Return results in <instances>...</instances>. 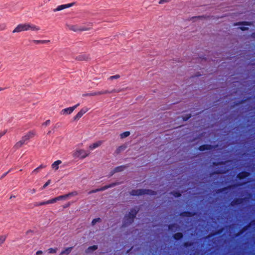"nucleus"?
<instances>
[{
    "instance_id": "nucleus-5",
    "label": "nucleus",
    "mask_w": 255,
    "mask_h": 255,
    "mask_svg": "<svg viewBox=\"0 0 255 255\" xmlns=\"http://www.w3.org/2000/svg\"><path fill=\"white\" fill-rule=\"evenodd\" d=\"M120 92V90H117L116 89H113L111 91L102 90V91H98V92H91L89 93L84 94L83 95V97L95 96H99V95H104V94H111V93H118Z\"/></svg>"
},
{
    "instance_id": "nucleus-49",
    "label": "nucleus",
    "mask_w": 255,
    "mask_h": 255,
    "mask_svg": "<svg viewBox=\"0 0 255 255\" xmlns=\"http://www.w3.org/2000/svg\"><path fill=\"white\" fill-rule=\"evenodd\" d=\"M42 253V252L41 251H38L36 252V255H39Z\"/></svg>"
},
{
    "instance_id": "nucleus-28",
    "label": "nucleus",
    "mask_w": 255,
    "mask_h": 255,
    "mask_svg": "<svg viewBox=\"0 0 255 255\" xmlns=\"http://www.w3.org/2000/svg\"><path fill=\"white\" fill-rule=\"evenodd\" d=\"M77 60L82 61L87 59V57L84 55H80L75 58Z\"/></svg>"
},
{
    "instance_id": "nucleus-39",
    "label": "nucleus",
    "mask_w": 255,
    "mask_h": 255,
    "mask_svg": "<svg viewBox=\"0 0 255 255\" xmlns=\"http://www.w3.org/2000/svg\"><path fill=\"white\" fill-rule=\"evenodd\" d=\"M77 194V193L76 192H72L71 193H69L68 194H65L66 195H68V197L70 196H75Z\"/></svg>"
},
{
    "instance_id": "nucleus-41",
    "label": "nucleus",
    "mask_w": 255,
    "mask_h": 255,
    "mask_svg": "<svg viewBox=\"0 0 255 255\" xmlns=\"http://www.w3.org/2000/svg\"><path fill=\"white\" fill-rule=\"evenodd\" d=\"M39 171V169L38 168V167H37L36 168H35V169H34L32 172V174H36Z\"/></svg>"
},
{
    "instance_id": "nucleus-6",
    "label": "nucleus",
    "mask_w": 255,
    "mask_h": 255,
    "mask_svg": "<svg viewBox=\"0 0 255 255\" xmlns=\"http://www.w3.org/2000/svg\"><path fill=\"white\" fill-rule=\"evenodd\" d=\"M65 27L67 29L74 32L87 31L91 29L90 27H83L78 25H71L69 24H66Z\"/></svg>"
},
{
    "instance_id": "nucleus-11",
    "label": "nucleus",
    "mask_w": 255,
    "mask_h": 255,
    "mask_svg": "<svg viewBox=\"0 0 255 255\" xmlns=\"http://www.w3.org/2000/svg\"><path fill=\"white\" fill-rule=\"evenodd\" d=\"M75 4V2H72L70 3L65 4H62L58 5L56 8L53 9V11L54 12H56L58 11L62 10L64 9L69 8L73 5H74Z\"/></svg>"
},
{
    "instance_id": "nucleus-30",
    "label": "nucleus",
    "mask_w": 255,
    "mask_h": 255,
    "mask_svg": "<svg viewBox=\"0 0 255 255\" xmlns=\"http://www.w3.org/2000/svg\"><path fill=\"white\" fill-rule=\"evenodd\" d=\"M171 194L175 197H180L181 196V193L178 191H173L171 192Z\"/></svg>"
},
{
    "instance_id": "nucleus-32",
    "label": "nucleus",
    "mask_w": 255,
    "mask_h": 255,
    "mask_svg": "<svg viewBox=\"0 0 255 255\" xmlns=\"http://www.w3.org/2000/svg\"><path fill=\"white\" fill-rule=\"evenodd\" d=\"M178 226L175 224H171L168 226V229L173 231L174 228H177Z\"/></svg>"
},
{
    "instance_id": "nucleus-45",
    "label": "nucleus",
    "mask_w": 255,
    "mask_h": 255,
    "mask_svg": "<svg viewBox=\"0 0 255 255\" xmlns=\"http://www.w3.org/2000/svg\"><path fill=\"white\" fill-rule=\"evenodd\" d=\"M9 172V171H8L7 172H5L4 173H3V174H2V175L1 176L0 179H2V178H3V177H5V176L8 174V173Z\"/></svg>"
},
{
    "instance_id": "nucleus-8",
    "label": "nucleus",
    "mask_w": 255,
    "mask_h": 255,
    "mask_svg": "<svg viewBox=\"0 0 255 255\" xmlns=\"http://www.w3.org/2000/svg\"><path fill=\"white\" fill-rule=\"evenodd\" d=\"M119 183L118 182H115V183H112L111 184H110L109 185H106L100 188H98V189H96L95 190H93L89 192V193L91 194V193H96V192H99V191H104L108 188H112V187H115V186L117 185H119Z\"/></svg>"
},
{
    "instance_id": "nucleus-4",
    "label": "nucleus",
    "mask_w": 255,
    "mask_h": 255,
    "mask_svg": "<svg viewBox=\"0 0 255 255\" xmlns=\"http://www.w3.org/2000/svg\"><path fill=\"white\" fill-rule=\"evenodd\" d=\"M132 196H140L142 195H155L157 194L156 191L150 189H141L137 190H132L130 192Z\"/></svg>"
},
{
    "instance_id": "nucleus-16",
    "label": "nucleus",
    "mask_w": 255,
    "mask_h": 255,
    "mask_svg": "<svg viewBox=\"0 0 255 255\" xmlns=\"http://www.w3.org/2000/svg\"><path fill=\"white\" fill-rule=\"evenodd\" d=\"M68 197V195H61L59 196H58L57 197L52 198L50 200L51 204L54 203L55 202H57V201L61 200H65Z\"/></svg>"
},
{
    "instance_id": "nucleus-40",
    "label": "nucleus",
    "mask_w": 255,
    "mask_h": 255,
    "mask_svg": "<svg viewBox=\"0 0 255 255\" xmlns=\"http://www.w3.org/2000/svg\"><path fill=\"white\" fill-rule=\"evenodd\" d=\"M50 124V120H48L46 121L44 123H43L42 125L47 126L49 125Z\"/></svg>"
},
{
    "instance_id": "nucleus-47",
    "label": "nucleus",
    "mask_w": 255,
    "mask_h": 255,
    "mask_svg": "<svg viewBox=\"0 0 255 255\" xmlns=\"http://www.w3.org/2000/svg\"><path fill=\"white\" fill-rule=\"evenodd\" d=\"M242 24H244V25H250V23L249 22H242Z\"/></svg>"
},
{
    "instance_id": "nucleus-2",
    "label": "nucleus",
    "mask_w": 255,
    "mask_h": 255,
    "mask_svg": "<svg viewBox=\"0 0 255 255\" xmlns=\"http://www.w3.org/2000/svg\"><path fill=\"white\" fill-rule=\"evenodd\" d=\"M138 212V209L136 210L134 208L131 209L128 214L125 215L124 217L123 226L126 227L132 224Z\"/></svg>"
},
{
    "instance_id": "nucleus-10",
    "label": "nucleus",
    "mask_w": 255,
    "mask_h": 255,
    "mask_svg": "<svg viewBox=\"0 0 255 255\" xmlns=\"http://www.w3.org/2000/svg\"><path fill=\"white\" fill-rule=\"evenodd\" d=\"M89 110V109L87 107H84L82 108L77 114L75 115L73 118V121H78L79 120L82 116L85 114Z\"/></svg>"
},
{
    "instance_id": "nucleus-25",
    "label": "nucleus",
    "mask_w": 255,
    "mask_h": 255,
    "mask_svg": "<svg viewBox=\"0 0 255 255\" xmlns=\"http://www.w3.org/2000/svg\"><path fill=\"white\" fill-rule=\"evenodd\" d=\"M33 42H34L35 44H45L47 42H48L49 40H33L32 41Z\"/></svg>"
},
{
    "instance_id": "nucleus-12",
    "label": "nucleus",
    "mask_w": 255,
    "mask_h": 255,
    "mask_svg": "<svg viewBox=\"0 0 255 255\" xmlns=\"http://www.w3.org/2000/svg\"><path fill=\"white\" fill-rule=\"evenodd\" d=\"M246 198H235L230 203L231 206H235L236 205H240L242 204L246 200Z\"/></svg>"
},
{
    "instance_id": "nucleus-36",
    "label": "nucleus",
    "mask_w": 255,
    "mask_h": 255,
    "mask_svg": "<svg viewBox=\"0 0 255 255\" xmlns=\"http://www.w3.org/2000/svg\"><path fill=\"white\" fill-rule=\"evenodd\" d=\"M51 182V180H48L44 185L43 186H42V187L41 188L42 189H45L48 185H49V184Z\"/></svg>"
},
{
    "instance_id": "nucleus-34",
    "label": "nucleus",
    "mask_w": 255,
    "mask_h": 255,
    "mask_svg": "<svg viewBox=\"0 0 255 255\" xmlns=\"http://www.w3.org/2000/svg\"><path fill=\"white\" fill-rule=\"evenodd\" d=\"M57 248L53 249V248H50L48 249V253L49 254H54L56 253L57 252Z\"/></svg>"
},
{
    "instance_id": "nucleus-35",
    "label": "nucleus",
    "mask_w": 255,
    "mask_h": 255,
    "mask_svg": "<svg viewBox=\"0 0 255 255\" xmlns=\"http://www.w3.org/2000/svg\"><path fill=\"white\" fill-rule=\"evenodd\" d=\"M209 17H210L209 16H204V15H201V16L192 17V19H194V18L202 19L203 18H209Z\"/></svg>"
},
{
    "instance_id": "nucleus-50",
    "label": "nucleus",
    "mask_w": 255,
    "mask_h": 255,
    "mask_svg": "<svg viewBox=\"0 0 255 255\" xmlns=\"http://www.w3.org/2000/svg\"><path fill=\"white\" fill-rule=\"evenodd\" d=\"M32 232H33L32 231H31V230H29L26 232V234H28L29 233H32Z\"/></svg>"
},
{
    "instance_id": "nucleus-54",
    "label": "nucleus",
    "mask_w": 255,
    "mask_h": 255,
    "mask_svg": "<svg viewBox=\"0 0 255 255\" xmlns=\"http://www.w3.org/2000/svg\"><path fill=\"white\" fill-rule=\"evenodd\" d=\"M50 132H51V131H49L48 132V134H49Z\"/></svg>"
},
{
    "instance_id": "nucleus-55",
    "label": "nucleus",
    "mask_w": 255,
    "mask_h": 255,
    "mask_svg": "<svg viewBox=\"0 0 255 255\" xmlns=\"http://www.w3.org/2000/svg\"><path fill=\"white\" fill-rule=\"evenodd\" d=\"M255 34V33H254Z\"/></svg>"
},
{
    "instance_id": "nucleus-24",
    "label": "nucleus",
    "mask_w": 255,
    "mask_h": 255,
    "mask_svg": "<svg viewBox=\"0 0 255 255\" xmlns=\"http://www.w3.org/2000/svg\"><path fill=\"white\" fill-rule=\"evenodd\" d=\"M72 249V247H69V248H66L65 250H63L60 253V255H63L64 254L68 255L71 252Z\"/></svg>"
},
{
    "instance_id": "nucleus-29",
    "label": "nucleus",
    "mask_w": 255,
    "mask_h": 255,
    "mask_svg": "<svg viewBox=\"0 0 255 255\" xmlns=\"http://www.w3.org/2000/svg\"><path fill=\"white\" fill-rule=\"evenodd\" d=\"M5 236H0V247L2 246V245L4 243L6 240Z\"/></svg>"
},
{
    "instance_id": "nucleus-21",
    "label": "nucleus",
    "mask_w": 255,
    "mask_h": 255,
    "mask_svg": "<svg viewBox=\"0 0 255 255\" xmlns=\"http://www.w3.org/2000/svg\"><path fill=\"white\" fill-rule=\"evenodd\" d=\"M183 237V235L182 233H177L173 235V238L176 241H178Z\"/></svg>"
},
{
    "instance_id": "nucleus-33",
    "label": "nucleus",
    "mask_w": 255,
    "mask_h": 255,
    "mask_svg": "<svg viewBox=\"0 0 255 255\" xmlns=\"http://www.w3.org/2000/svg\"><path fill=\"white\" fill-rule=\"evenodd\" d=\"M101 219L100 218L94 219L92 221V225H94L97 222H100Z\"/></svg>"
},
{
    "instance_id": "nucleus-14",
    "label": "nucleus",
    "mask_w": 255,
    "mask_h": 255,
    "mask_svg": "<svg viewBox=\"0 0 255 255\" xmlns=\"http://www.w3.org/2000/svg\"><path fill=\"white\" fill-rule=\"evenodd\" d=\"M250 175V173L248 171H243L239 173L237 175V178L239 180L244 179L248 177Z\"/></svg>"
},
{
    "instance_id": "nucleus-43",
    "label": "nucleus",
    "mask_w": 255,
    "mask_h": 255,
    "mask_svg": "<svg viewBox=\"0 0 255 255\" xmlns=\"http://www.w3.org/2000/svg\"><path fill=\"white\" fill-rule=\"evenodd\" d=\"M6 26L5 24H2L0 26V30H3L5 29Z\"/></svg>"
},
{
    "instance_id": "nucleus-15",
    "label": "nucleus",
    "mask_w": 255,
    "mask_h": 255,
    "mask_svg": "<svg viewBox=\"0 0 255 255\" xmlns=\"http://www.w3.org/2000/svg\"><path fill=\"white\" fill-rule=\"evenodd\" d=\"M213 148H214V146L213 145H212L211 144H203V145L199 146V147H198V149L200 151H205V150H212V149H213Z\"/></svg>"
},
{
    "instance_id": "nucleus-20",
    "label": "nucleus",
    "mask_w": 255,
    "mask_h": 255,
    "mask_svg": "<svg viewBox=\"0 0 255 255\" xmlns=\"http://www.w3.org/2000/svg\"><path fill=\"white\" fill-rule=\"evenodd\" d=\"M51 204L50 200L46 201H43L40 202H35L34 203V206H42L46 204Z\"/></svg>"
},
{
    "instance_id": "nucleus-52",
    "label": "nucleus",
    "mask_w": 255,
    "mask_h": 255,
    "mask_svg": "<svg viewBox=\"0 0 255 255\" xmlns=\"http://www.w3.org/2000/svg\"><path fill=\"white\" fill-rule=\"evenodd\" d=\"M239 24H240V23H236V24H235V25H239Z\"/></svg>"
},
{
    "instance_id": "nucleus-42",
    "label": "nucleus",
    "mask_w": 255,
    "mask_h": 255,
    "mask_svg": "<svg viewBox=\"0 0 255 255\" xmlns=\"http://www.w3.org/2000/svg\"><path fill=\"white\" fill-rule=\"evenodd\" d=\"M167 2H168L167 0H160L159 1V4H163L164 3Z\"/></svg>"
},
{
    "instance_id": "nucleus-22",
    "label": "nucleus",
    "mask_w": 255,
    "mask_h": 255,
    "mask_svg": "<svg viewBox=\"0 0 255 255\" xmlns=\"http://www.w3.org/2000/svg\"><path fill=\"white\" fill-rule=\"evenodd\" d=\"M126 148H127V146H126V145H121V146H119V147L117 148V149H116V150L115 152H116V153L117 154H119V153H120L122 151H124V150H125Z\"/></svg>"
},
{
    "instance_id": "nucleus-9",
    "label": "nucleus",
    "mask_w": 255,
    "mask_h": 255,
    "mask_svg": "<svg viewBox=\"0 0 255 255\" xmlns=\"http://www.w3.org/2000/svg\"><path fill=\"white\" fill-rule=\"evenodd\" d=\"M79 105H80V104L78 103V104L74 105L73 107L64 109L60 112V114L61 115H69V114H71L74 111V110L75 109H76Z\"/></svg>"
},
{
    "instance_id": "nucleus-1",
    "label": "nucleus",
    "mask_w": 255,
    "mask_h": 255,
    "mask_svg": "<svg viewBox=\"0 0 255 255\" xmlns=\"http://www.w3.org/2000/svg\"><path fill=\"white\" fill-rule=\"evenodd\" d=\"M37 31L40 28L34 24L25 23L18 24L12 31V33H18L27 30Z\"/></svg>"
},
{
    "instance_id": "nucleus-44",
    "label": "nucleus",
    "mask_w": 255,
    "mask_h": 255,
    "mask_svg": "<svg viewBox=\"0 0 255 255\" xmlns=\"http://www.w3.org/2000/svg\"><path fill=\"white\" fill-rule=\"evenodd\" d=\"M46 165H44L43 164H41L40 165H39L38 167V168L40 170L41 169H42V168H44L45 167H46Z\"/></svg>"
},
{
    "instance_id": "nucleus-17",
    "label": "nucleus",
    "mask_w": 255,
    "mask_h": 255,
    "mask_svg": "<svg viewBox=\"0 0 255 255\" xmlns=\"http://www.w3.org/2000/svg\"><path fill=\"white\" fill-rule=\"evenodd\" d=\"M195 215V213L190 211H183L181 212L180 215L183 217H191Z\"/></svg>"
},
{
    "instance_id": "nucleus-31",
    "label": "nucleus",
    "mask_w": 255,
    "mask_h": 255,
    "mask_svg": "<svg viewBox=\"0 0 255 255\" xmlns=\"http://www.w3.org/2000/svg\"><path fill=\"white\" fill-rule=\"evenodd\" d=\"M183 246L185 248L190 247L193 245V243L190 242H185L183 244Z\"/></svg>"
},
{
    "instance_id": "nucleus-51",
    "label": "nucleus",
    "mask_w": 255,
    "mask_h": 255,
    "mask_svg": "<svg viewBox=\"0 0 255 255\" xmlns=\"http://www.w3.org/2000/svg\"><path fill=\"white\" fill-rule=\"evenodd\" d=\"M3 90H4V88H0V91Z\"/></svg>"
},
{
    "instance_id": "nucleus-27",
    "label": "nucleus",
    "mask_w": 255,
    "mask_h": 255,
    "mask_svg": "<svg viewBox=\"0 0 255 255\" xmlns=\"http://www.w3.org/2000/svg\"><path fill=\"white\" fill-rule=\"evenodd\" d=\"M129 135H130V132L127 131H125V132L122 133L120 134V136H121V138H124L128 137Z\"/></svg>"
},
{
    "instance_id": "nucleus-3",
    "label": "nucleus",
    "mask_w": 255,
    "mask_h": 255,
    "mask_svg": "<svg viewBox=\"0 0 255 255\" xmlns=\"http://www.w3.org/2000/svg\"><path fill=\"white\" fill-rule=\"evenodd\" d=\"M35 135V131L31 130L28 131L26 134L23 136L21 139L17 142L14 145V148L15 149H18L20 148L23 145L26 144L27 143V141L34 137Z\"/></svg>"
},
{
    "instance_id": "nucleus-19",
    "label": "nucleus",
    "mask_w": 255,
    "mask_h": 255,
    "mask_svg": "<svg viewBox=\"0 0 255 255\" xmlns=\"http://www.w3.org/2000/svg\"><path fill=\"white\" fill-rule=\"evenodd\" d=\"M103 143V141H101V140H99L97 142H96L92 144H91L90 146H89V149L90 150H93L98 147H99Z\"/></svg>"
},
{
    "instance_id": "nucleus-53",
    "label": "nucleus",
    "mask_w": 255,
    "mask_h": 255,
    "mask_svg": "<svg viewBox=\"0 0 255 255\" xmlns=\"http://www.w3.org/2000/svg\"><path fill=\"white\" fill-rule=\"evenodd\" d=\"M253 222L254 223V225H255V220L253 221Z\"/></svg>"
},
{
    "instance_id": "nucleus-18",
    "label": "nucleus",
    "mask_w": 255,
    "mask_h": 255,
    "mask_svg": "<svg viewBox=\"0 0 255 255\" xmlns=\"http://www.w3.org/2000/svg\"><path fill=\"white\" fill-rule=\"evenodd\" d=\"M251 224H249L247 225L244 226L241 230H240L239 232L236 234L235 237H239L240 235L243 234L245 231H246L250 227Z\"/></svg>"
},
{
    "instance_id": "nucleus-46",
    "label": "nucleus",
    "mask_w": 255,
    "mask_h": 255,
    "mask_svg": "<svg viewBox=\"0 0 255 255\" xmlns=\"http://www.w3.org/2000/svg\"><path fill=\"white\" fill-rule=\"evenodd\" d=\"M240 29L243 30V31H245V30H248L249 28L248 27H240Z\"/></svg>"
},
{
    "instance_id": "nucleus-48",
    "label": "nucleus",
    "mask_w": 255,
    "mask_h": 255,
    "mask_svg": "<svg viewBox=\"0 0 255 255\" xmlns=\"http://www.w3.org/2000/svg\"><path fill=\"white\" fill-rule=\"evenodd\" d=\"M35 192H36V190L35 189H33L32 190H30V192L31 194H33V193H35Z\"/></svg>"
},
{
    "instance_id": "nucleus-38",
    "label": "nucleus",
    "mask_w": 255,
    "mask_h": 255,
    "mask_svg": "<svg viewBox=\"0 0 255 255\" xmlns=\"http://www.w3.org/2000/svg\"><path fill=\"white\" fill-rule=\"evenodd\" d=\"M191 117V114H189V115H186V116L183 117V121H187L189 119H190V118Z\"/></svg>"
},
{
    "instance_id": "nucleus-37",
    "label": "nucleus",
    "mask_w": 255,
    "mask_h": 255,
    "mask_svg": "<svg viewBox=\"0 0 255 255\" xmlns=\"http://www.w3.org/2000/svg\"><path fill=\"white\" fill-rule=\"evenodd\" d=\"M120 77V76L119 75H116L112 76L110 77L109 79L113 80V79H118Z\"/></svg>"
},
{
    "instance_id": "nucleus-13",
    "label": "nucleus",
    "mask_w": 255,
    "mask_h": 255,
    "mask_svg": "<svg viewBox=\"0 0 255 255\" xmlns=\"http://www.w3.org/2000/svg\"><path fill=\"white\" fill-rule=\"evenodd\" d=\"M128 167V165H121L115 167L114 170L111 172V175H113L114 173L119 172H122L126 168Z\"/></svg>"
},
{
    "instance_id": "nucleus-26",
    "label": "nucleus",
    "mask_w": 255,
    "mask_h": 255,
    "mask_svg": "<svg viewBox=\"0 0 255 255\" xmlns=\"http://www.w3.org/2000/svg\"><path fill=\"white\" fill-rule=\"evenodd\" d=\"M98 249V246L97 245H93L92 246H90L87 249V253H89V252H90L91 251H95L97 249Z\"/></svg>"
},
{
    "instance_id": "nucleus-7",
    "label": "nucleus",
    "mask_w": 255,
    "mask_h": 255,
    "mask_svg": "<svg viewBox=\"0 0 255 255\" xmlns=\"http://www.w3.org/2000/svg\"><path fill=\"white\" fill-rule=\"evenodd\" d=\"M90 154V152H87L84 149H78L76 150L73 153V156L75 157H80L81 158H85L87 157Z\"/></svg>"
},
{
    "instance_id": "nucleus-23",
    "label": "nucleus",
    "mask_w": 255,
    "mask_h": 255,
    "mask_svg": "<svg viewBox=\"0 0 255 255\" xmlns=\"http://www.w3.org/2000/svg\"><path fill=\"white\" fill-rule=\"evenodd\" d=\"M61 163V161L60 160H56L52 164V167L55 170H57L59 168L58 165Z\"/></svg>"
}]
</instances>
